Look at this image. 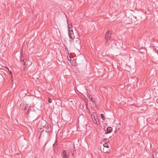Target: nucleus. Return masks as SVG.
Returning a JSON list of instances; mask_svg holds the SVG:
<instances>
[{"label":"nucleus","mask_w":158,"mask_h":158,"mask_svg":"<svg viewBox=\"0 0 158 158\" xmlns=\"http://www.w3.org/2000/svg\"><path fill=\"white\" fill-rule=\"evenodd\" d=\"M45 125H44L42 127H41L40 128V131H39L38 132V133H40V136L42 134V132H43L44 130V128H45V131L48 132V131H50L51 130V127L49 123L47 124V125H46L44 124Z\"/></svg>","instance_id":"f257e3e1"},{"label":"nucleus","mask_w":158,"mask_h":158,"mask_svg":"<svg viewBox=\"0 0 158 158\" xmlns=\"http://www.w3.org/2000/svg\"><path fill=\"white\" fill-rule=\"evenodd\" d=\"M111 31L110 30H108L106 33L105 37V44H107L109 42V41L111 38Z\"/></svg>","instance_id":"f03ea898"},{"label":"nucleus","mask_w":158,"mask_h":158,"mask_svg":"<svg viewBox=\"0 0 158 158\" xmlns=\"http://www.w3.org/2000/svg\"><path fill=\"white\" fill-rule=\"evenodd\" d=\"M68 35L69 37L71 39H74L75 38V36L72 28H71V29L68 30Z\"/></svg>","instance_id":"7ed1b4c3"},{"label":"nucleus","mask_w":158,"mask_h":158,"mask_svg":"<svg viewBox=\"0 0 158 158\" xmlns=\"http://www.w3.org/2000/svg\"><path fill=\"white\" fill-rule=\"evenodd\" d=\"M61 156L62 158H68L69 156V153H67L66 150H64L62 153Z\"/></svg>","instance_id":"20e7f679"},{"label":"nucleus","mask_w":158,"mask_h":158,"mask_svg":"<svg viewBox=\"0 0 158 158\" xmlns=\"http://www.w3.org/2000/svg\"><path fill=\"white\" fill-rule=\"evenodd\" d=\"M112 131V128L110 127H107L106 130L105 131L106 134L110 133Z\"/></svg>","instance_id":"39448f33"},{"label":"nucleus","mask_w":158,"mask_h":158,"mask_svg":"<svg viewBox=\"0 0 158 158\" xmlns=\"http://www.w3.org/2000/svg\"><path fill=\"white\" fill-rule=\"evenodd\" d=\"M67 22L68 24V30H69L70 29H71V28H72V25L70 23H69V21L68 20H67Z\"/></svg>","instance_id":"423d86ee"},{"label":"nucleus","mask_w":158,"mask_h":158,"mask_svg":"<svg viewBox=\"0 0 158 158\" xmlns=\"http://www.w3.org/2000/svg\"><path fill=\"white\" fill-rule=\"evenodd\" d=\"M75 43L76 44H79L81 43L80 40L78 38H76V40Z\"/></svg>","instance_id":"0eeeda50"},{"label":"nucleus","mask_w":158,"mask_h":158,"mask_svg":"<svg viewBox=\"0 0 158 158\" xmlns=\"http://www.w3.org/2000/svg\"><path fill=\"white\" fill-rule=\"evenodd\" d=\"M25 59H23V65L25 66V68L27 66V64L26 63V61L24 60Z\"/></svg>","instance_id":"6e6552de"},{"label":"nucleus","mask_w":158,"mask_h":158,"mask_svg":"<svg viewBox=\"0 0 158 158\" xmlns=\"http://www.w3.org/2000/svg\"><path fill=\"white\" fill-rule=\"evenodd\" d=\"M101 116L103 120H104L105 119V117L103 114H101Z\"/></svg>","instance_id":"1a4fd4ad"},{"label":"nucleus","mask_w":158,"mask_h":158,"mask_svg":"<svg viewBox=\"0 0 158 158\" xmlns=\"http://www.w3.org/2000/svg\"><path fill=\"white\" fill-rule=\"evenodd\" d=\"M94 123H96V124H97V118H95V116H94Z\"/></svg>","instance_id":"9d476101"},{"label":"nucleus","mask_w":158,"mask_h":158,"mask_svg":"<svg viewBox=\"0 0 158 158\" xmlns=\"http://www.w3.org/2000/svg\"><path fill=\"white\" fill-rule=\"evenodd\" d=\"M104 148L106 147V148H109V146L106 143H105L104 144Z\"/></svg>","instance_id":"9b49d317"},{"label":"nucleus","mask_w":158,"mask_h":158,"mask_svg":"<svg viewBox=\"0 0 158 158\" xmlns=\"http://www.w3.org/2000/svg\"><path fill=\"white\" fill-rule=\"evenodd\" d=\"M52 102V100L51 98H49L48 100V103H51Z\"/></svg>","instance_id":"f8f14e48"},{"label":"nucleus","mask_w":158,"mask_h":158,"mask_svg":"<svg viewBox=\"0 0 158 158\" xmlns=\"http://www.w3.org/2000/svg\"><path fill=\"white\" fill-rule=\"evenodd\" d=\"M119 130V128L118 127H116V131H115V132H116L117 131H118Z\"/></svg>","instance_id":"ddd939ff"},{"label":"nucleus","mask_w":158,"mask_h":158,"mask_svg":"<svg viewBox=\"0 0 158 158\" xmlns=\"http://www.w3.org/2000/svg\"><path fill=\"white\" fill-rule=\"evenodd\" d=\"M90 100L91 102H95V101L93 100V99L92 98H91Z\"/></svg>","instance_id":"4468645a"},{"label":"nucleus","mask_w":158,"mask_h":158,"mask_svg":"<svg viewBox=\"0 0 158 158\" xmlns=\"http://www.w3.org/2000/svg\"><path fill=\"white\" fill-rule=\"evenodd\" d=\"M25 59L24 58H23L21 56L20 57V60L22 61H23V59Z\"/></svg>","instance_id":"2eb2a0df"},{"label":"nucleus","mask_w":158,"mask_h":158,"mask_svg":"<svg viewBox=\"0 0 158 158\" xmlns=\"http://www.w3.org/2000/svg\"><path fill=\"white\" fill-rule=\"evenodd\" d=\"M27 107H25V108H24V110H27Z\"/></svg>","instance_id":"dca6fc26"},{"label":"nucleus","mask_w":158,"mask_h":158,"mask_svg":"<svg viewBox=\"0 0 158 158\" xmlns=\"http://www.w3.org/2000/svg\"><path fill=\"white\" fill-rule=\"evenodd\" d=\"M104 152H108V151H106V152H105V151H104Z\"/></svg>","instance_id":"f3484780"},{"label":"nucleus","mask_w":158,"mask_h":158,"mask_svg":"<svg viewBox=\"0 0 158 158\" xmlns=\"http://www.w3.org/2000/svg\"><path fill=\"white\" fill-rule=\"evenodd\" d=\"M11 72L10 71V74H11Z\"/></svg>","instance_id":"a211bd4d"},{"label":"nucleus","mask_w":158,"mask_h":158,"mask_svg":"<svg viewBox=\"0 0 158 158\" xmlns=\"http://www.w3.org/2000/svg\"><path fill=\"white\" fill-rule=\"evenodd\" d=\"M104 148L103 149V151H104Z\"/></svg>","instance_id":"6ab92c4d"},{"label":"nucleus","mask_w":158,"mask_h":158,"mask_svg":"<svg viewBox=\"0 0 158 158\" xmlns=\"http://www.w3.org/2000/svg\"><path fill=\"white\" fill-rule=\"evenodd\" d=\"M25 60V61H27V60Z\"/></svg>","instance_id":"aec40b11"}]
</instances>
